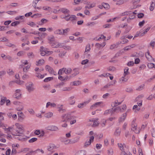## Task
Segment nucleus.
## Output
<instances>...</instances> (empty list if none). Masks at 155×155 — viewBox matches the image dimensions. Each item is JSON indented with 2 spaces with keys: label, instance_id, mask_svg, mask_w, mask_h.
<instances>
[{
  "label": "nucleus",
  "instance_id": "1",
  "mask_svg": "<svg viewBox=\"0 0 155 155\" xmlns=\"http://www.w3.org/2000/svg\"><path fill=\"white\" fill-rule=\"evenodd\" d=\"M15 125L16 128L15 129L14 126L10 127L8 128H6L5 130H8L12 132L11 134L13 135L21 136L23 132V127L22 126L18 123H16Z\"/></svg>",
  "mask_w": 155,
  "mask_h": 155
},
{
  "label": "nucleus",
  "instance_id": "2",
  "mask_svg": "<svg viewBox=\"0 0 155 155\" xmlns=\"http://www.w3.org/2000/svg\"><path fill=\"white\" fill-rule=\"evenodd\" d=\"M61 18L65 19L67 21H71L73 22L76 20V17L75 15H71L69 14Z\"/></svg>",
  "mask_w": 155,
  "mask_h": 155
},
{
  "label": "nucleus",
  "instance_id": "3",
  "mask_svg": "<svg viewBox=\"0 0 155 155\" xmlns=\"http://www.w3.org/2000/svg\"><path fill=\"white\" fill-rule=\"evenodd\" d=\"M26 89L29 92L33 91L35 89L34 87V84L31 82L28 83L26 85Z\"/></svg>",
  "mask_w": 155,
  "mask_h": 155
},
{
  "label": "nucleus",
  "instance_id": "4",
  "mask_svg": "<svg viewBox=\"0 0 155 155\" xmlns=\"http://www.w3.org/2000/svg\"><path fill=\"white\" fill-rule=\"evenodd\" d=\"M63 122H66L69 120H71L73 118V116H71L69 113H67L61 116Z\"/></svg>",
  "mask_w": 155,
  "mask_h": 155
},
{
  "label": "nucleus",
  "instance_id": "5",
  "mask_svg": "<svg viewBox=\"0 0 155 155\" xmlns=\"http://www.w3.org/2000/svg\"><path fill=\"white\" fill-rule=\"evenodd\" d=\"M131 130L134 131L136 134H139L140 132L139 130H137V124L135 123V121L134 120L132 123L131 124Z\"/></svg>",
  "mask_w": 155,
  "mask_h": 155
},
{
  "label": "nucleus",
  "instance_id": "6",
  "mask_svg": "<svg viewBox=\"0 0 155 155\" xmlns=\"http://www.w3.org/2000/svg\"><path fill=\"white\" fill-rule=\"evenodd\" d=\"M58 11L61 12L64 14H67V15L69 14L70 12L68 9L65 8H60Z\"/></svg>",
  "mask_w": 155,
  "mask_h": 155
},
{
  "label": "nucleus",
  "instance_id": "7",
  "mask_svg": "<svg viewBox=\"0 0 155 155\" xmlns=\"http://www.w3.org/2000/svg\"><path fill=\"white\" fill-rule=\"evenodd\" d=\"M94 139V137L93 136H90L89 137V140L86 141L85 145H90L91 143L93 142Z\"/></svg>",
  "mask_w": 155,
  "mask_h": 155
},
{
  "label": "nucleus",
  "instance_id": "8",
  "mask_svg": "<svg viewBox=\"0 0 155 155\" xmlns=\"http://www.w3.org/2000/svg\"><path fill=\"white\" fill-rule=\"evenodd\" d=\"M145 56L148 61H151L153 60V58L150 55V53L149 51L146 53Z\"/></svg>",
  "mask_w": 155,
  "mask_h": 155
},
{
  "label": "nucleus",
  "instance_id": "9",
  "mask_svg": "<svg viewBox=\"0 0 155 155\" xmlns=\"http://www.w3.org/2000/svg\"><path fill=\"white\" fill-rule=\"evenodd\" d=\"M98 118H95L94 120L92 119V122H93V124L92 125V126L93 127H95L98 126L99 124V122L98 121Z\"/></svg>",
  "mask_w": 155,
  "mask_h": 155
},
{
  "label": "nucleus",
  "instance_id": "10",
  "mask_svg": "<svg viewBox=\"0 0 155 155\" xmlns=\"http://www.w3.org/2000/svg\"><path fill=\"white\" fill-rule=\"evenodd\" d=\"M119 148L122 151V152H127L128 150V147L127 146H119Z\"/></svg>",
  "mask_w": 155,
  "mask_h": 155
},
{
  "label": "nucleus",
  "instance_id": "11",
  "mask_svg": "<svg viewBox=\"0 0 155 155\" xmlns=\"http://www.w3.org/2000/svg\"><path fill=\"white\" fill-rule=\"evenodd\" d=\"M45 69L51 74H54V73L53 69L49 65H46V66Z\"/></svg>",
  "mask_w": 155,
  "mask_h": 155
},
{
  "label": "nucleus",
  "instance_id": "12",
  "mask_svg": "<svg viewBox=\"0 0 155 155\" xmlns=\"http://www.w3.org/2000/svg\"><path fill=\"white\" fill-rule=\"evenodd\" d=\"M21 95L20 90L19 89L16 90L15 91V94L14 97L17 99L18 98L21 96Z\"/></svg>",
  "mask_w": 155,
  "mask_h": 155
},
{
  "label": "nucleus",
  "instance_id": "13",
  "mask_svg": "<svg viewBox=\"0 0 155 155\" xmlns=\"http://www.w3.org/2000/svg\"><path fill=\"white\" fill-rule=\"evenodd\" d=\"M54 34L56 35H63L62 29L56 30L54 31Z\"/></svg>",
  "mask_w": 155,
  "mask_h": 155
},
{
  "label": "nucleus",
  "instance_id": "14",
  "mask_svg": "<svg viewBox=\"0 0 155 155\" xmlns=\"http://www.w3.org/2000/svg\"><path fill=\"white\" fill-rule=\"evenodd\" d=\"M49 43L51 44L54 41V37L53 35H51L47 37Z\"/></svg>",
  "mask_w": 155,
  "mask_h": 155
},
{
  "label": "nucleus",
  "instance_id": "15",
  "mask_svg": "<svg viewBox=\"0 0 155 155\" xmlns=\"http://www.w3.org/2000/svg\"><path fill=\"white\" fill-rule=\"evenodd\" d=\"M63 72L65 73L66 74H69L71 73L72 70L71 68H63Z\"/></svg>",
  "mask_w": 155,
  "mask_h": 155
},
{
  "label": "nucleus",
  "instance_id": "16",
  "mask_svg": "<svg viewBox=\"0 0 155 155\" xmlns=\"http://www.w3.org/2000/svg\"><path fill=\"white\" fill-rule=\"evenodd\" d=\"M102 102H99L95 103L93 105L90 107V108L91 109H93L94 107L96 108L100 106V104H101Z\"/></svg>",
  "mask_w": 155,
  "mask_h": 155
},
{
  "label": "nucleus",
  "instance_id": "17",
  "mask_svg": "<svg viewBox=\"0 0 155 155\" xmlns=\"http://www.w3.org/2000/svg\"><path fill=\"white\" fill-rule=\"evenodd\" d=\"M127 116V114L126 113H125L123 114L122 117H121L119 118V122H123Z\"/></svg>",
  "mask_w": 155,
  "mask_h": 155
},
{
  "label": "nucleus",
  "instance_id": "18",
  "mask_svg": "<svg viewBox=\"0 0 155 155\" xmlns=\"http://www.w3.org/2000/svg\"><path fill=\"white\" fill-rule=\"evenodd\" d=\"M127 77L124 75V76L120 78V81L121 83H123L127 81Z\"/></svg>",
  "mask_w": 155,
  "mask_h": 155
},
{
  "label": "nucleus",
  "instance_id": "19",
  "mask_svg": "<svg viewBox=\"0 0 155 155\" xmlns=\"http://www.w3.org/2000/svg\"><path fill=\"white\" fill-rule=\"evenodd\" d=\"M40 54L41 56H44L46 54H49L52 53V51H48L46 50H44V51H41Z\"/></svg>",
  "mask_w": 155,
  "mask_h": 155
},
{
  "label": "nucleus",
  "instance_id": "20",
  "mask_svg": "<svg viewBox=\"0 0 155 155\" xmlns=\"http://www.w3.org/2000/svg\"><path fill=\"white\" fill-rule=\"evenodd\" d=\"M86 153V152L85 150H81L78 151L76 154L75 155H85Z\"/></svg>",
  "mask_w": 155,
  "mask_h": 155
},
{
  "label": "nucleus",
  "instance_id": "21",
  "mask_svg": "<svg viewBox=\"0 0 155 155\" xmlns=\"http://www.w3.org/2000/svg\"><path fill=\"white\" fill-rule=\"evenodd\" d=\"M63 105H58V108L59 109L58 111L60 112H62V113L65 111V109H63Z\"/></svg>",
  "mask_w": 155,
  "mask_h": 155
},
{
  "label": "nucleus",
  "instance_id": "22",
  "mask_svg": "<svg viewBox=\"0 0 155 155\" xmlns=\"http://www.w3.org/2000/svg\"><path fill=\"white\" fill-rule=\"evenodd\" d=\"M107 120L104 119H103L101 121V125L102 127H105L106 126Z\"/></svg>",
  "mask_w": 155,
  "mask_h": 155
},
{
  "label": "nucleus",
  "instance_id": "23",
  "mask_svg": "<svg viewBox=\"0 0 155 155\" xmlns=\"http://www.w3.org/2000/svg\"><path fill=\"white\" fill-rule=\"evenodd\" d=\"M49 106H50L51 107H55L56 106V104L54 103H51L50 102H48L47 103L46 107H48Z\"/></svg>",
  "mask_w": 155,
  "mask_h": 155
},
{
  "label": "nucleus",
  "instance_id": "24",
  "mask_svg": "<svg viewBox=\"0 0 155 155\" xmlns=\"http://www.w3.org/2000/svg\"><path fill=\"white\" fill-rule=\"evenodd\" d=\"M73 71L74 72V73L72 74L70 76V77H72L74 76H76L79 73L78 71V69H74L73 70Z\"/></svg>",
  "mask_w": 155,
  "mask_h": 155
},
{
  "label": "nucleus",
  "instance_id": "25",
  "mask_svg": "<svg viewBox=\"0 0 155 155\" xmlns=\"http://www.w3.org/2000/svg\"><path fill=\"white\" fill-rule=\"evenodd\" d=\"M90 101V100H89L87 101H85L84 103L80 104L78 105V107L79 108H82L83 107L84 104H86L88 103Z\"/></svg>",
  "mask_w": 155,
  "mask_h": 155
},
{
  "label": "nucleus",
  "instance_id": "26",
  "mask_svg": "<svg viewBox=\"0 0 155 155\" xmlns=\"http://www.w3.org/2000/svg\"><path fill=\"white\" fill-rule=\"evenodd\" d=\"M53 115V114L51 112H48L45 114V117L47 118H49L51 117Z\"/></svg>",
  "mask_w": 155,
  "mask_h": 155
},
{
  "label": "nucleus",
  "instance_id": "27",
  "mask_svg": "<svg viewBox=\"0 0 155 155\" xmlns=\"http://www.w3.org/2000/svg\"><path fill=\"white\" fill-rule=\"evenodd\" d=\"M121 103V102H119L117 100H116L114 102L112 103L111 105H113L114 107H116L118 105L120 104Z\"/></svg>",
  "mask_w": 155,
  "mask_h": 155
},
{
  "label": "nucleus",
  "instance_id": "28",
  "mask_svg": "<svg viewBox=\"0 0 155 155\" xmlns=\"http://www.w3.org/2000/svg\"><path fill=\"white\" fill-rule=\"evenodd\" d=\"M63 35H67V33L70 31V29L69 28H66L65 29H62Z\"/></svg>",
  "mask_w": 155,
  "mask_h": 155
},
{
  "label": "nucleus",
  "instance_id": "29",
  "mask_svg": "<svg viewBox=\"0 0 155 155\" xmlns=\"http://www.w3.org/2000/svg\"><path fill=\"white\" fill-rule=\"evenodd\" d=\"M36 76L38 77V78L40 79H41L44 78L45 76L43 75H41L40 73H39V72H36Z\"/></svg>",
  "mask_w": 155,
  "mask_h": 155
},
{
  "label": "nucleus",
  "instance_id": "30",
  "mask_svg": "<svg viewBox=\"0 0 155 155\" xmlns=\"http://www.w3.org/2000/svg\"><path fill=\"white\" fill-rule=\"evenodd\" d=\"M129 68L128 67H126L124 70V74L125 76H127L130 74L128 72Z\"/></svg>",
  "mask_w": 155,
  "mask_h": 155
},
{
  "label": "nucleus",
  "instance_id": "31",
  "mask_svg": "<svg viewBox=\"0 0 155 155\" xmlns=\"http://www.w3.org/2000/svg\"><path fill=\"white\" fill-rule=\"evenodd\" d=\"M126 0H119L117 2L116 4L118 5H120L124 4Z\"/></svg>",
  "mask_w": 155,
  "mask_h": 155
},
{
  "label": "nucleus",
  "instance_id": "32",
  "mask_svg": "<svg viewBox=\"0 0 155 155\" xmlns=\"http://www.w3.org/2000/svg\"><path fill=\"white\" fill-rule=\"evenodd\" d=\"M155 7V2H152L151 5L150 7V10L151 11L153 10L154 7Z\"/></svg>",
  "mask_w": 155,
  "mask_h": 155
},
{
  "label": "nucleus",
  "instance_id": "33",
  "mask_svg": "<svg viewBox=\"0 0 155 155\" xmlns=\"http://www.w3.org/2000/svg\"><path fill=\"white\" fill-rule=\"evenodd\" d=\"M121 131L119 130L118 128H117L116 130V131L114 133V135L117 136L120 135Z\"/></svg>",
  "mask_w": 155,
  "mask_h": 155
},
{
  "label": "nucleus",
  "instance_id": "34",
  "mask_svg": "<svg viewBox=\"0 0 155 155\" xmlns=\"http://www.w3.org/2000/svg\"><path fill=\"white\" fill-rule=\"evenodd\" d=\"M95 6V3H93L91 4V5L88 6H86L85 7V9L88 8V9H90L91 8H92L94 7Z\"/></svg>",
  "mask_w": 155,
  "mask_h": 155
},
{
  "label": "nucleus",
  "instance_id": "35",
  "mask_svg": "<svg viewBox=\"0 0 155 155\" xmlns=\"http://www.w3.org/2000/svg\"><path fill=\"white\" fill-rule=\"evenodd\" d=\"M40 151L42 153H44V151L42 150L41 149V150H40L39 149H38L36 151H31L29 153H27L26 154V155H31V154L32 153L35 152H36V151Z\"/></svg>",
  "mask_w": 155,
  "mask_h": 155
},
{
  "label": "nucleus",
  "instance_id": "36",
  "mask_svg": "<svg viewBox=\"0 0 155 155\" xmlns=\"http://www.w3.org/2000/svg\"><path fill=\"white\" fill-rule=\"evenodd\" d=\"M97 24L95 21L89 22L86 25L87 26H93Z\"/></svg>",
  "mask_w": 155,
  "mask_h": 155
},
{
  "label": "nucleus",
  "instance_id": "37",
  "mask_svg": "<svg viewBox=\"0 0 155 155\" xmlns=\"http://www.w3.org/2000/svg\"><path fill=\"white\" fill-rule=\"evenodd\" d=\"M150 27H148L147 29H146V30H145V31H144V32L142 33H141L140 35V36H142L144 35L145 34H146L147 32L150 30Z\"/></svg>",
  "mask_w": 155,
  "mask_h": 155
},
{
  "label": "nucleus",
  "instance_id": "38",
  "mask_svg": "<svg viewBox=\"0 0 155 155\" xmlns=\"http://www.w3.org/2000/svg\"><path fill=\"white\" fill-rule=\"evenodd\" d=\"M25 118V116L24 114H22L21 116H18V120L21 121H22Z\"/></svg>",
  "mask_w": 155,
  "mask_h": 155
},
{
  "label": "nucleus",
  "instance_id": "39",
  "mask_svg": "<svg viewBox=\"0 0 155 155\" xmlns=\"http://www.w3.org/2000/svg\"><path fill=\"white\" fill-rule=\"evenodd\" d=\"M112 109H109L107 110H105L104 112V114L105 115H107L108 114L110 113L111 111H112Z\"/></svg>",
  "mask_w": 155,
  "mask_h": 155
},
{
  "label": "nucleus",
  "instance_id": "40",
  "mask_svg": "<svg viewBox=\"0 0 155 155\" xmlns=\"http://www.w3.org/2000/svg\"><path fill=\"white\" fill-rule=\"evenodd\" d=\"M38 35L39 36H41L43 38L45 37V36L47 35L46 33L44 32L40 33L38 32Z\"/></svg>",
  "mask_w": 155,
  "mask_h": 155
},
{
  "label": "nucleus",
  "instance_id": "41",
  "mask_svg": "<svg viewBox=\"0 0 155 155\" xmlns=\"http://www.w3.org/2000/svg\"><path fill=\"white\" fill-rule=\"evenodd\" d=\"M71 90V88L70 87H65L63 88L62 90L63 91H69Z\"/></svg>",
  "mask_w": 155,
  "mask_h": 155
},
{
  "label": "nucleus",
  "instance_id": "42",
  "mask_svg": "<svg viewBox=\"0 0 155 155\" xmlns=\"http://www.w3.org/2000/svg\"><path fill=\"white\" fill-rule=\"evenodd\" d=\"M45 62L44 60L43 59H41L39 60L38 62L37 65H42L44 64Z\"/></svg>",
  "mask_w": 155,
  "mask_h": 155
},
{
  "label": "nucleus",
  "instance_id": "43",
  "mask_svg": "<svg viewBox=\"0 0 155 155\" xmlns=\"http://www.w3.org/2000/svg\"><path fill=\"white\" fill-rule=\"evenodd\" d=\"M20 24V22L19 21H15L12 22L11 24V25L12 26H15Z\"/></svg>",
  "mask_w": 155,
  "mask_h": 155
},
{
  "label": "nucleus",
  "instance_id": "44",
  "mask_svg": "<svg viewBox=\"0 0 155 155\" xmlns=\"http://www.w3.org/2000/svg\"><path fill=\"white\" fill-rule=\"evenodd\" d=\"M6 98L5 97H4V98H2L0 101V104L1 105H2L5 103V102L6 101Z\"/></svg>",
  "mask_w": 155,
  "mask_h": 155
},
{
  "label": "nucleus",
  "instance_id": "45",
  "mask_svg": "<svg viewBox=\"0 0 155 155\" xmlns=\"http://www.w3.org/2000/svg\"><path fill=\"white\" fill-rule=\"evenodd\" d=\"M113 109L114 111H115L116 113H118L121 110V109L119 107H117L115 108H113Z\"/></svg>",
  "mask_w": 155,
  "mask_h": 155
},
{
  "label": "nucleus",
  "instance_id": "46",
  "mask_svg": "<svg viewBox=\"0 0 155 155\" xmlns=\"http://www.w3.org/2000/svg\"><path fill=\"white\" fill-rule=\"evenodd\" d=\"M64 84V83L63 82H61L60 83L56 86V87L57 88H61L62 86H63Z\"/></svg>",
  "mask_w": 155,
  "mask_h": 155
},
{
  "label": "nucleus",
  "instance_id": "47",
  "mask_svg": "<svg viewBox=\"0 0 155 155\" xmlns=\"http://www.w3.org/2000/svg\"><path fill=\"white\" fill-rule=\"evenodd\" d=\"M8 27L5 26H0V31L6 30Z\"/></svg>",
  "mask_w": 155,
  "mask_h": 155
},
{
  "label": "nucleus",
  "instance_id": "48",
  "mask_svg": "<svg viewBox=\"0 0 155 155\" xmlns=\"http://www.w3.org/2000/svg\"><path fill=\"white\" fill-rule=\"evenodd\" d=\"M27 54L28 57L29 58H33L34 57V55L32 52H28Z\"/></svg>",
  "mask_w": 155,
  "mask_h": 155
},
{
  "label": "nucleus",
  "instance_id": "49",
  "mask_svg": "<svg viewBox=\"0 0 155 155\" xmlns=\"http://www.w3.org/2000/svg\"><path fill=\"white\" fill-rule=\"evenodd\" d=\"M147 66L149 68H151L154 67V64L153 63H149L147 64Z\"/></svg>",
  "mask_w": 155,
  "mask_h": 155
},
{
  "label": "nucleus",
  "instance_id": "50",
  "mask_svg": "<svg viewBox=\"0 0 155 155\" xmlns=\"http://www.w3.org/2000/svg\"><path fill=\"white\" fill-rule=\"evenodd\" d=\"M103 7L105 9H109V5L107 3H103Z\"/></svg>",
  "mask_w": 155,
  "mask_h": 155
},
{
  "label": "nucleus",
  "instance_id": "51",
  "mask_svg": "<svg viewBox=\"0 0 155 155\" xmlns=\"http://www.w3.org/2000/svg\"><path fill=\"white\" fill-rule=\"evenodd\" d=\"M107 70L110 71H114L115 70V68L113 66H110L107 68Z\"/></svg>",
  "mask_w": 155,
  "mask_h": 155
},
{
  "label": "nucleus",
  "instance_id": "52",
  "mask_svg": "<svg viewBox=\"0 0 155 155\" xmlns=\"http://www.w3.org/2000/svg\"><path fill=\"white\" fill-rule=\"evenodd\" d=\"M144 86V84H142L140 86L137 88V91H140L142 90L143 89Z\"/></svg>",
  "mask_w": 155,
  "mask_h": 155
},
{
  "label": "nucleus",
  "instance_id": "53",
  "mask_svg": "<svg viewBox=\"0 0 155 155\" xmlns=\"http://www.w3.org/2000/svg\"><path fill=\"white\" fill-rule=\"evenodd\" d=\"M30 66L28 65L25 68H23V71L24 72H27L28 70L29 69Z\"/></svg>",
  "mask_w": 155,
  "mask_h": 155
},
{
  "label": "nucleus",
  "instance_id": "54",
  "mask_svg": "<svg viewBox=\"0 0 155 155\" xmlns=\"http://www.w3.org/2000/svg\"><path fill=\"white\" fill-rule=\"evenodd\" d=\"M117 46L118 45H117L114 44L111 45L110 46V49H114L117 48Z\"/></svg>",
  "mask_w": 155,
  "mask_h": 155
},
{
  "label": "nucleus",
  "instance_id": "55",
  "mask_svg": "<svg viewBox=\"0 0 155 155\" xmlns=\"http://www.w3.org/2000/svg\"><path fill=\"white\" fill-rule=\"evenodd\" d=\"M105 45V44L104 42L103 43V44H100L99 43H96V45L97 47H100L101 46H102L103 47H104Z\"/></svg>",
  "mask_w": 155,
  "mask_h": 155
},
{
  "label": "nucleus",
  "instance_id": "56",
  "mask_svg": "<svg viewBox=\"0 0 155 155\" xmlns=\"http://www.w3.org/2000/svg\"><path fill=\"white\" fill-rule=\"evenodd\" d=\"M80 84V82L79 81H74L73 83V85L74 86H77Z\"/></svg>",
  "mask_w": 155,
  "mask_h": 155
},
{
  "label": "nucleus",
  "instance_id": "57",
  "mask_svg": "<svg viewBox=\"0 0 155 155\" xmlns=\"http://www.w3.org/2000/svg\"><path fill=\"white\" fill-rule=\"evenodd\" d=\"M37 140V138L35 137L33 138L30 140H29L28 142L29 143H33L35 141H36Z\"/></svg>",
  "mask_w": 155,
  "mask_h": 155
},
{
  "label": "nucleus",
  "instance_id": "58",
  "mask_svg": "<svg viewBox=\"0 0 155 155\" xmlns=\"http://www.w3.org/2000/svg\"><path fill=\"white\" fill-rule=\"evenodd\" d=\"M53 78L52 77H48L46 78L44 80V81L45 82H48V81H50Z\"/></svg>",
  "mask_w": 155,
  "mask_h": 155
},
{
  "label": "nucleus",
  "instance_id": "59",
  "mask_svg": "<svg viewBox=\"0 0 155 155\" xmlns=\"http://www.w3.org/2000/svg\"><path fill=\"white\" fill-rule=\"evenodd\" d=\"M149 45L150 46H151L153 48H154L155 45V42L154 41H151Z\"/></svg>",
  "mask_w": 155,
  "mask_h": 155
},
{
  "label": "nucleus",
  "instance_id": "60",
  "mask_svg": "<svg viewBox=\"0 0 155 155\" xmlns=\"http://www.w3.org/2000/svg\"><path fill=\"white\" fill-rule=\"evenodd\" d=\"M125 136L126 137H130V135L128 131H126L125 133Z\"/></svg>",
  "mask_w": 155,
  "mask_h": 155
},
{
  "label": "nucleus",
  "instance_id": "61",
  "mask_svg": "<svg viewBox=\"0 0 155 155\" xmlns=\"http://www.w3.org/2000/svg\"><path fill=\"white\" fill-rule=\"evenodd\" d=\"M28 110L29 112V113L31 114H35L34 111L32 108L28 109Z\"/></svg>",
  "mask_w": 155,
  "mask_h": 155
},
{
  "label": "nucleus",
  "instance_id": "62",
  "mask_svg": "<svg viewBox=\"0 0 155 155\" xmlns=\"http://www.w3.org/2000/svg\"><path fill=\"white\" fill-rule=\"evenodd\" d=\"M42 8L44 10L46 11H48L51 9V7L49 6H44Z\"/></svg>",
  "mask_w": 155,
  "mask_h": 155
},
{
  "label": "nucleus",
  "instance_id": "63",
  "mask_svg": "<svg viewBox=\"0 0 155 155\" xmlns=\"http://www.w3.org/2000/svg\"><path fill=\"white\" fill-rule=\"evenodd\" d=\"M8 59L10 61H12L13 60V58L9 55H7L6 57V59Z\"/></svg>",
  "mask_w": 155,
  "mask_h": 155
},
{
  "label": "nucleus",
  "instance_id": "64",
  "mask_svg": "<svg viewBox=\"0 0 155 155\" xmlns=\"http://www.w3.org/2000/svg\"><path fill=\"white\" fill-rule=\"evenodd\" d=\"M58 130V128L56 126H53L51 127V130L57 131Z\"/></svg>",
  "mask_w": 155,
  "mask_h": 155
}]
</instances>
